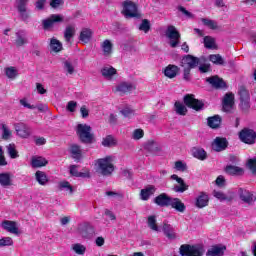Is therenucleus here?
I'll return each mask as SVG.
<instances>
[{
  "instance_id": "obj_26",
  "label": "nucleus",
  "mask_w": 256,
  "mask_h": 256,
  "mask_svg": "<svg viewBox=\"0 0 256 256\" xmlns=\"http://www.w3.org/2000/svg\"><path fill=\"white\" fill-rule=\"evenodd\" d=\"M93 38V30L90 28H83L79 35V41L81 43L87 44Z\"/></svg>"
},
{
  "instance_id": "obj_35",
  "label": "nucleus",
  "mask_w": 256,
  "mask_h": 256,
  "mask_svg": "<svg viewBox=\"0 0 256 256\" xmlns=\"http://www.w3.org/2000/svg\"><path fill=\"white\" fill-rule=\"evenodd\" d=\"M36 181L39 183V185L45 186L47 183H49V177L47 174L41 170L36 171L35 173Z\"/></svg>"
},
{
  "instance_id": "obj_2",
  "label": "nucleus",
  "mask_w": 256,
  "mask_h": 256,
  "mask_svg": "<svg viewBox=\"0 0 256 256\" xmlns=\"http://www.w3.org/2000/svg\"><path fill=\"white\" fill-rule=\"evenodd\" d=\"M97 172L103 177H109L113 175L115 171V165H113V158L111 156H106L105 158H99L96 160Z\"/></svg>"
},
{
  "instance_id": "obj_51",
  "label": "nucleus",
  "mask_w": 256,
  "mask_h": 256,
  "mask_svg": "<svg viewBox=\"0 0 256 256\" xmlns=\"http://www.w3.org/2000/svg\"><path fill=\"white\" fill-rule=\"evenodd\" d=\"M13 245V238L4 237L0 239V247H11Z\"/></svg>"
},
{
  "instance_id": "obj_62",
  "label": "nucleus",
  "mask_w": 256,
  "mask_h": 256,
  "mask_svg": "<svg viewBox=\"0 0 256 256\" xmlns=\"http://www.w3.org/2000/svg\"><path fill=\"white\" fill-rule=\"evenodd\" d=\"M175 169H177V171H186L187 170V165L184 164L182 161H176L175 162Z\"/></svg>"
},
{
  "instance_id": "obj_20",
  "label": "nucleus",
  "mask_w": 256,
  "mask_h": 256,
  "mask_svg": "<svg viewBox=\"0 0 256 256\" xmlns=\"http://www.w3.org/2000/svg\"><path fill=\"white\" fill-rule=\"evenodd\" d=\"M171 179H173V181H176L179 183V186L174 187V191L176 193H185V191H187L189 189V186H187V184H185V181L183 180V178L179 177L177 174H173L171 176Z\"/></svg>"
},
{
  "instance_id": "obj_34",
  "label": "nucleus",
  "mask_w": 256,
  "mask_h": 256,
  "mask_svg": "<svg viewBox=\"0 0 256 256\" xmlns=\"http://www.w3.org/2000/svg\"><path fill=\"white\" fill-rule=\"evenodd\" d=\"M0 185L2 187H11L13 180H11V173L5 172L0 174Z\"/></svg>"
},
{
  "instance_id": "obj_22",
  "label": "nucleus",
  "mask_w": 256,
  "mask_h": 256,
  "mask_svg": "<svg viewBox=\"0 0 256 256\" xmlns=\"http://www.w3.org/2000/svg\"><path fill=\"white\" fill-rule=\"evenodd\" d=\"M70 155L76 161V163H79L81 159H83V151L81 150V146L77 144H72L70 146Z\"/></svg>"
},
{
  "instance_id": "obj_39",
  "label": "nucleus",
  "mask_w": 256,
  "mask_h": 256,
  "mask_svg": "<svg viewBox=\"0 0 256 256\" xmlns=\"http://www.w3.org/2000/svg\"><path fill=\"white\" fill-rule=\"evenodd\" d=\"M101 48L105 57H109V55L113 53V43H111L109 40H104L101 44Z\"/></svg>"
},
{
  "instance_id": "obj_13",
  "label": "nucleus",
  "mask_w": 256,
  "mask_h": 256,
  "mask_svg": "<svg viewBox=\"0 0 256 256\" xmlns=\"http://www.w3.org/2000/svg\"><path fill=\"white\" fill-rule=\"evenodd\" d=\"M16 1H17L18 13L20 14L22 21H28L29 17H31V14L27 12V3H29V0H16Z\"/></svg>"
},
{
  "instance_id": "obj_64",
  "label": "nucleus",
  "mask_w": 256,
  "mask_h": 256,
  "mask_svg": "<svg viewBox=\"0 0 256 256\" xmlns=\"http://www.w3.org/2000/svg\"><path fill=\"white\" fill-rule=\"evenodd\" d=\"M215 182L218 187H223L225 185V177L223 175H220L216 178Z\"/></svg>"
},
{
  "instance_id": "obj_11",
  "label": "nucleus",
  "mask_w": 256,
  "mask_h": 256,
  "mask_svg": "<svg viewBox=\"0 0 256 256\" xmlns=\"http://www.w3.org/2000/svg\"><path fill=\"white\" fill-rule=\"evenodd\" d=\"M212 150L216 151V153H221V151H225L229 147V141L225 137H216L212 142Z\"/></svg>"
},
{
  "instance_id": "obj_28",
  "label": "nucleus",
  "mask_w": 256,
  "mask_h": 256,
  "mask_svg": "<svg viewBox=\"0 0 256 256\" xmlns=\"http://www.w3.org/2000/svg\"><path fill=\"white\" fill-rule=\"evenodd\" d=\"M155 191H157V188L154 185H150L145 189H142L140 191L142 201H149V197H151V195H155Z\"/></svg>"
},
{
  "instance_id": "obj_57",
  "label": "nucleus",
  "mask_w": 256,
  "mask_h": 256,
  "mask_svg": "<svg viewBox=\"0 0 256 256\" xmlns=\"http://www.w3.org/2000/svg\"><path fill=\"white\" fill-rule=\"evenodd\" d=\"M145 135V132L143 131V129H136L133 132V139H135L136 141H139V139H143Z\"/></svg>"
},
{
  "instance_id": "obj_43",
  "label": "nucleus",
  "mask_w": 256,
  "mask_h": 256,
  "mask_svg": "<svg viewBox=\"0 0 256 256\" xmlns=\"http://www.w3.org/2000/svg\"><path fill=\"white\" fill-rule=\"evenodd\" d=\"M174 107L177 115H182V116L187 115V107L183 105V103L176 101L174 104Z\"/></svg>"
},
{
  "instance_id": "obj_14",
  "label": "nucleus",
  "mask_w": 256,
  "mask_h": 256,
  "mask_svg": "<svg viewBox=\"0 0 256 256\" xmlns=\"http://www.w3.org/2000/svg\"><path fill=\"white\" fill-rule=\"evenodd\" d=\"M173 197L169 196L167 193H161L154 198L155 205L158 207H171V201Z\"/></svg>"
},
{
  "instance_id": "obj_47",
  "label": "nucleus",
  "mask_w": 256,
  "mask_h": 256,
  "mask_svg": "<svg viewBox=\"0 0 256 256\" xmlns=\"http://www.w3.org/2000/svg\"><path fill=\"white\" fill-rule=\"evenodd\" d=\"M204 47L206 49H216L217 46L215 45V38L211 36L204 37Z\"/></svg>"
},
{
  "instance_id": "obj_46",
  "label": "nucleus",
  "mask_w": 256,
  "mask_h": 256,
  "mask_svg": "<svg viewBox=\"0 0 256 256\" xmlns=\"http://www.w3.org/2000/svg\"><path fill=\"white\" fill-rule=\"evenodd\" d=\"M201 21H202L203 25H205V27L212 29V31L219 29L217 22H215L214 20L207 19V18H201Z\"/></svg>"
},
{
  "instance_id": "obj_42",
  "label": "nucleus",
  "mask_w": 256,
  "mask_h": 256,
  "mask_svg": "<svg viewBox=\"0 0 256 256\" xmlns=\"http://www.w3.org/2000/svg\"><path fill=\"white\" fill-rule=\"evenodd\" d=\"M147 225L152 231H159V226L157 225V216H148Z\"/></svg>"
},
{
  "instance_id": "obj_63",
  "label": "nucleus",
  "mask_w": 256,
  "mask_h": 256,
  "mask_svg": "<svg viewBox=\"0 0 256 256\" xmlns=\"http://www.w3.org/2000/svg\"><path fill=\"white\" fill-rule=\"evenodd\" d=\"M248 166L252 173H256V158L249 159Z\"/></svg>"
},
{
  "instance_id": "obj_32",
  "label": "nucleus",
  "mask_w": 256,
  "mask_h": 256,
  "mask_svg": "<svg viewBox=\"0 0 256 256\" xmlns=\"http://www.w3.org/2000/svg\"><path fill=\"white\" fill-rule=\"evenodd\" d=\"M77 167L79 166L70 165L69 169H70V175H72V177H82L83 179L91 177V174L89 171L79 172V170H77Z\"/></svg>"
},
{
  "instance_id": "obj_24",
  "label": "nucleus",
  "mask_w": 256,
  "mask_h": 256,
  "mask_svg": "<svg viewBox=\"0 0 256 256\" xmlns=\"http://www.w3.org/2000/svg\"><path fill=\"white\" fill-rule=\"evenodd\" d=\"M75 33H77L75 25H67L64 30V41L72 45L73 42L71 40L75 37Z\"/></svg>"
},
{
  "instance_id": "obj_33",
  "label": "nucleus",
  "mask_w": 256,
  "mask_h": 256,
  "mask_svg": "<svg viewBox=\"0 0 256 256\" xmlns=\"http://www.w3.org/2000/svg\"><path fill=\"white\" fill-rule=\"evenodd\" d=\"M145 151H148V153H151V155H157L159 153L160 149L157 143L153 140L148 141L144 146Z\"/></svg>"
},
{
  "instance_id": "obj_8",
  "label": "nucleus",
  "mask_w": 256,
  "mask_h": 256,
  "mask_svg": "<svg viewBox=\"0 0 256 256\" xmlns=\"http://www.w3.org/2000/svg\"><path fill=\"white\" fill-rule=\"evenodd\" d=\"M166 36L170 40L169 45L172 49H175L179 46V43H181V33H179V30L173 25L168 26Z\"/></svg>"
},
{
  "instance_id": "obj_15",
  "label": "nucleus",
  "mask_w": 256,
  "mask_h": 256,
  "mask_svg": "<svg viewBox=\"0 0 256 256\" xmlns=\"http://www.w3.org/2000/svg\"><path fill=\"white\" fill-rule=\"evenodd\" d=\"M206 82L212 85L214 89H225L227 87L225 80L217 75L206 78Z\"/></svg>"
},
{
  "instance_id": "obj_50",
  "label": "nucleus",
  "mask_w": 256,
  "mask_h": 256,
  "mask_svg": "<svg viewBox=\"0 0 256 256\" xmlns=\"http://www.w3.org/2000/svg\"><path fill=\"white\" fill-rule=\"evenodd\" d=\"M5 73L8 79H15L17 77V70L13 66L6 68Z\"/></svg>"
},
{
  "instance_id": "obj_25",
  "label": "nucleus",
  "mask_w": 256,
  "mask_h": 256,
  "mask_svg": "<svg viewBox=\"0 0 256 256\" xmlns=\"http://www.w3.org/2000/svg\"><path fill=\"white\" fill-rule=\"evenodd\" d=\"M170 207H172V209H175V211H177L178 213H185V211L187 210V206H185V203H183V201H181V199L179 198H172L170 202Z\"/></svg>"
},
{
  "instance_id": "obj_58",
  "label": "nucleus",
  "mask_w": 256,
  "mask_h": 256,
  "mask_svg": "<svg viewBox=\"0 0 256 256\" xmlns=\"http://www.w3.org/2000/svg\"><path fill=\"white\" fill-rule=\"evenodd\" d=\"M64 69L67 71L68 75H73V73H75V68L69 61L64 62Z\"/></svg>"
},
{
  "instance_id": "obj_37",
  "label": "nucleus",
  "mask_w": 256,
  "mask_h": 256,
  "mask_svg": "<svg viewBox=\"0 0 256 256\" xmlns=\"http://www.w3.org/2000/svg\"><path fill=\"white\" fill-rule=\"evenodd\" d=\"M50 49L54 53H59L63 51V44L57 38H52L50 40Z\"/></svg>"
},
{
  "instance_id": "obj_55",
  "label": "nucleus",
  "mask_w": 256,
  "mask_h": 256,
  "mask_svg": "<svg viewBox=\"0 0 256 256\" xmlns=\"http://www.w3.org/2000/svg\"><path fill=\"white\" fill-rule=\"evenodd\" d=\"M2 130H3L2 139L7 141V139H9L12 135L11 130H9V128H7V125L5 124H2Z\"/></svg>"
},
{
  "instance_id": "obj_38",
  "label": "nucleus",
  "mask_w": 256,
  "mask_h": 256,
  "mask_svg": "<svg viewBox=\"0 0 256 256\" xmlns=\"http://www.w3.org/2000/svg\"><path fill=\"white\" fill-rule=\"evenodd\" d=\"M225 172L228 175H243V168L239 166L227 165L225 167Z\"/></svg>"
},
{
  "instance_id": "obj_7",
  "label": "nucleus",
  "mask_w": 256,
  "mask_h": 256,
  "mask_svg": "<svg viewBox=\"0 0 256 256\" xmlns=\"http://www.w3.org/2000/svg\"><path fill=\"white\" fill-rule=\"evenodd\" d=\"M183 101L186 107L193 109L194 111H203L205 107V102L195 98V94H186Z\"/></svg>"
},
{
  "instance_id": "obj_30",
  "label": "nucleus",
  "mask_w": 256,
  "mask_h": 256,
  "mask_svg": "<svg viewBox=\"0 0 256 256\" xmlns=\"http://www.w3.org/2000/svg\"><path fill=\"white\" fill-rule=\"evenodd\" d=\"M135 89L133 85L129 82H122L116 87V91H118L121 95H127L131 93Z\"/></svg>"
},
{
  "instance_id": "obj_4",
  "label": "nucleus",
  "mask_w": 256,
  "mask_h": 256,
  "mask_svg": "<svg viewBox=\"0 0 256 256\" xmlns=\"http://www.w3.org/2000/svg\"><path fill=\"white\" fill-rule=\"evenodd\" d=\"M122 14L126 19H139L141 14L139 13V4L131 0H126L122 3Z\"/></svg>"
},
{
  "instance_id": "obj_61",
  "label": "nucleus",
  "mask_w": 256,
  "mask_h": 256,
  "mask_svg": "<svg viewBox=\"0 0 256 256\" xmlns=\"http://www.w3.org/2000/svg\"><path fill=\"white\" fill-rule=\"evenodd\" d=\"M76 108H77V102L75 101H69L66 106L67 111H70V113H75Z\"/></svg>"
},
{
  "instance_id": "obj_48",
  "label": "nucleus",
  "mask_w": 256,
  "mask_h": 256,
  "mask_svg": "<svg viewBox=\"0 0 256 256\" xmlns=\"http://www.w3.org/2000/svg\"><path fill=\"white\" fill-rule=\"evenodd\" d=\"M7 151L11 159H17V157H19V152L17 151L15 144H9L7 146Z\"/></svg>"
},
{
  "instance_id": "obj_41",
  "label": "nucleus",
  "mask_w": 256,
  "mask_h": 256,
  "mask_svg": "<svg viewBox=\"0 0 256 256\" xmlns=\"http://www.w3.org/2000/svg\"><path fill=\"white\" fill-rule=\"evenodd\" d=\"M208 59L214 65H225V59H223L221 54H211L209 55Z\"/></svg>"
},
{
  "instance_id": "obj_40",
  "label": "nucleus",
  "mask_w": 256,
  "mask_h": 256,
  "mask_svg": "<svg viewBox=\"0 0 256 256\" xmlns=\"http://www.w3.org/2000/svg\"><path fill=\"white\" fill-rule=\"evenodd\" d=\"M103 147H115L117 145V139L113 135H107L102 140Z\"/></svg>"
},
{
  "instance_id": "obj_27",
  "label": "nucleus",
  "mask_w": 256,
  "mask_h": 256,
  "mask_svg": "<svg viewBox=\"0 0 256 256\" xmlns=\"http://www.w3.org/2000/svg\"><path fill=\"white\" fill-rule=\"evenodd\" d=\"M164 75L168 79H175V76L179 75V66L169 64L164 70Z\"/></svg>"
},
{
  "instance_id": "obj_59",
  "label": "nucleus",
  "mask_w": 256,
  "mask_h": 256,
  "mask_svg": "<svg viewBox=\"0 0 256 256\" xmlns=\"http://www.w3.org/2000/svg\"><path fill=\"white\" fill-rule=\"evenodd\" d=\"M65 5V1L63 0H50V7L52 9H59V7Z\"/></svg>"
},
{
  "instance_id": "obj_49",
  "label": "nucleus",
  "mask_w": 256,
  "mask_h": 256,
  "mask_svg": "<svg viewBox=\"0 0 256 256\" xmlns=\"http://www.w3.org/2000/svg\"><path fill=\"white\" fill-rule=\"evenodd\" d=\"M139 31H143L145 33L151 31V22L147 19H143L141 24L139 25Z\"/></svg>"
},
{
  "instance_id": "obj_31",
  "label": "nucleus",
  "mask_w": 256,
  "mask_h": 256,
  "mask_svg": "<svg viewBox=\"0 0 256 256\" xmlns=\"http://www.w3.org/2000/svg\"><path fill=\"white\" fill-rule=\"evenodd\" d=\"M221 116L219 115H214L212 117H208L207 119V123H208V127H210V129H219V127H221Z\"/></svg>"
},
{
  "instance_id": "obj_36",
  "label": "nucleus",
  "mask_w": 256,
  "mask_h": 256,
  "mask_svg": "<svg viewBox=\"0 0 256 256\" xmlns=\"http://www.w3.org/2000/svg\"><path fill=\"white\" fill-rule=\"evenodd\" d=\"M192 155L195 159H199V161H205L207 159V151L203 148H193Z\"/></svg>"
},
{
  "instance_id": "obj_3",
  "label": "nucleus",
  "mask_w": 256,
  "mask_h": 256,
  "mask_svg": "<svg viewBox=\"0 0 256 256\" xmlns=\"http://www.w3.org/2000/svg\"><path fill=\"white\" fill-rule=\"evenodd\" d=\"M91 126L87 124H78L76 127V133L79 137L81 143L85 145H91V143L95 142V135L91 133Z\"/></svg>"
},
{
  "instance_id": "obj_9",
  "label": "nucleus",
  "mask_w": 256,
  "mask_h": 256,
  "mask_svg": "<svg viewBox=\"0 0 256 256\" xmlns=\"http://www.w3.org/2000/svg\"><path fill=\"white\" fill-rule=\"evenodd\" d=\"M239 139L246 145H255L256 132L251 128H244L239 132Z\"/></svg>"
},
{
  "instance_id": "obj_23",
  "label": "nucleus",
  "mask_w": 256,
  "mask_h": 256,
  "mask_svg": "<svg viewBox=\"0 0 256 256\" xmlns=\"http://www.w3.org/2000/svg\"><path fill=\"white\" fill-rule=\"evenodd\" d=\"M2 227L5 229V231H8V233L19 235V227H17V222L15 221L5 220L2 223Z\"/></svg>"
},
{
  "instance_id": "obj_45",
  "label": "nucleus",
  "mask_w": 256,
  "mask_h": 256,
  "mask_svg": "<svg viewBox=\"0 0 256 256\" xmlns=\"http://www.w3.org/2000/svg\"><path fill=\"white\" fill-rule=\"evenodd\" d=\"M102 76L106 79H111L113 75H117V70L113 67L110 68H102L101 69Z\"/></svg>"
},
{
  "instance_id": "obj_10",
  "label": "nucleus",
  "mask_w": 256,
  "mask_h": 256,
  "mask_svg": "<svg viewBox=\"0 0 256 256\" xmlns=\"http://www.w3.org/2000/svg\"><path fill=\"white\" fill-rule=\"evenodd\" d=\"M238 195L240 200L246 205H255L256 194L255 192H251L245 188L238 189Z\"/></svg>"
},
{
  "instance_id": "obj_19",
  "label": "nucleus",
  "mask_w": 256,
  "mask_h": 256,
  "mask_svg": "<svg viewBox=\"0 0 256 256\" xmlns=\"http://www.w3.org/2000/svg\"><path fill=\"white\" fill-rule=\"evenodd\" d=\"M209 205V195L206 192H200L196 197L195 206L198 209H203Z\"/></svg>"
},
{
  "instance_id": "obj_60",
  "label": "nucleus",
  "mask_w": 256,
  "mask_h": 256,
  "mask_svg": "<svg viewBox=\"0 0 256 256\" xmlns=\"http://www.w3.org/2000/svg\"><path fill=\"white\" fill-rule=\"evenodd\" d=\"M213 195L214 197H216V199H219L220 201H227V196L221 191L214 190Z\"/></svg>"
},
{
  "instance_id": "obj_17",
  "label": "nucleus",
  "mask_w": 256,
  "mask_h": 256,
  "mask_svg": "<svg viewBox=\"0 0 256 256\" xmlns=\"http://www.w3.org/2000/svg\"><path fill=\"white\" fill-rule=\"evenodd\" d=\"M225 251H227V246L216 244L207 250L206 256H223Z\"/></svg>"
},
{
  "instance_id": "obj_6",
  "label": "nucleus",
  "mask_w": 256,
  "mask_h": 256,
  "mask_svg": "<svg viewBox=\"0 0 256 256\" xmlns=\"http://www.w3.org/2000/svg\"><path fill=\"white\" fill-rule=\"evenodd\" d=\"M181 256H203L205 250L201 246L182 244L179 249Z\"/></svg>"
},
{
  "instance_id": "obj_52",
  "label": "nucleus",
  "mask_w": 256,
  "mask_h": 256,
  "mask_svg": "<svg viewBox=\"0 0 256 256\" xmlns=\"http://www.w3.org/2000/svg\"><path fill=\"white\" fill-rule=\"evenodd\" d=\"M73 251H75L77 255H85V251H87V248L84 245L75 244L73 246Z\"/></svg>"
},
{
  "instance_id": "obj_16",
  "label": "nucleus",
  "mask_w": 256,
  "mask_h": 256,
  "mask_svg": "<svg viewBox=\"0 0 256 256\" xmlns=\"http://www.w3.org/2000/svg\"><path fill=\"white\" fill-rule=\"evenodd\" d=\"M15 131L19 137H22L23 139H27L29 135H31V128L28 127L25 123H17L15 124Z\"/></svg>"
},
{
  "instance_id": "obj_12",
  "label": "nucleus",
  "mask_w": 256,
  "mask_h": 256,
  "mask_svg": "<svg viewBox=\"0 0 256 256\" xmlns=\"http://www.w3.org/2000/svg\"><path fill=\"white\" fill-rule=\"evenodd\" d=\"M55 23H63V16L59 14H52L48 19L42 21L44 31L51 29Z\"/></svg>"
},
{
  "instance_id": "obj_56",
  "label": "nucleus",
  "mask_w": 256,
  "mask_h": 256,
  "mask_svg": "<svg viewBox=\"0 0 256 256\" xmlns=\"http://www.w3.org/2000/svg\"><path fill=\"white\" fill-rule=\"evenodd\" d=\"M27 43V39L17 33V38L15 40L16 47H23Z\"/></svg>"
},
{
  "instance_id": "obj_1",
  "label": "nucleus",
  "mask_w": 256,
  "mask_h": 256,
  "mask_svg": "<svg viewBox=\"0 0 256 256\" xmlns=\"http://www.w3.org/2000/svg\"><path fill=\"white\" fill-rule=\"evenodd\" d=\"M180 67L183 69V80L189 83L191 81V70L197 69L200 73H209L211 71V64H201V58L191 54L184 55L180 61Z\"/></svg>"
},
{
  "instance_id": "obj_18",
  "label": "nucleus",
  "mask_w": 256,
  "mask_h": 256,
  "mask_svg": "<svg viewBox=\"0 0 256 256\" xmlns=\"http://www.w3.org/2000/svg\"><path fill=\"white\" fill-rule=\"evenodd\" d=\"M222 105L224 111H231V109H233V105H235V94L226 93Z\"/></svg>"
},
{
  "instance_id": "obj_21",
  "label": "nucleus",
  "mask_w": 256,
  "mask_h": 256,
  "mask_svg": "<svg viewBox=\"0 0 256 256\" xmlns=\"http://www.w3.org/2000/svg\"><path fill=\"white\" fill-rule=\"evenodd\" d=\"M162 231L167 239H177V233H175V228H173L171 224L167 223L166 221L163 222Z\"/></svg>"
},
{
  "instance_id": "obj_53",
  "label": "nucleus",
  "mask_w": 256,
  "mask_h": 256,
  "mask_svg": "<svg viewBox=\"0 0 256 256\" xmlns=\"http://www.w3.org/2000/svg\"><path fill=\"white\" fill-rule=\"evenodd\" d=\"M120 113L123 115V117H133V115H135V110L126 106L120 111Z\"/></svg>"
},
{
  "instance_id": "obj_44",
  "label": "nucleus",
  "mask_w": 256,
  "mask_h": 256,
  "mask_svg": "<svg viewBox=\"0 0 256 256\" xmlns=\"http://www.w3.org/2000/svg\"><path fill=\"white\" fill-rule=\"evenodd\" d=\"M82 235L83 237H91V235H95V228L89 223L85 224L82 229Z\"/></svg>"
},
{
  "instance_id": "obj_29",
  "label": "nucleus",
  "mask_w": 256,
  "mask_h": 256,
  "mask_svg": "<svg viewBox=\"0 0 256 256\" xmlns=\"http://www.w3.org/2000/svg\"><path fill=\"white\" fill-rule=\"evenodd\" d=\"M31 165L34 169H39L40 167H47V165H49V161L42 156H35L32 157Z\"/></svg>"
},
{
  "instance_id": "obj_5",
  "label": "nucleus",
  "mask_w": 256,
  "mask_h": 256,
  "mask_svg": "<svg viewBox=\"0 0 256 256\" xmlns=\"http://www.w3.org/2000/svg\"><path fill=\"white\" fill-rule=\"evenodd\" d=\"M238 95L240 99V109L247 113L249 109H251V95L249 94V90L245 86H239Z\"/></svg>"
},
{
  "instance_id": "obj_54",
  "label": "nucleus",
  "mask_w": 256,
  "mask_h": 256,
  "mask_svg": "<svg viewBox=\"0 0 256 256\" xmlns=\"http://www.w3.org/2000/svg\"><path fill=\"white\" fill-rule=\"evenodd\" d=\"M59 189H66V191H70V194L73 193V186H71V183H69V181L59 182Z\"/></svg>"
}]
</instances>
